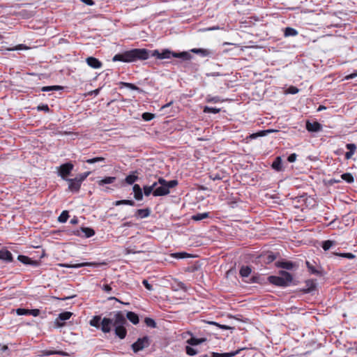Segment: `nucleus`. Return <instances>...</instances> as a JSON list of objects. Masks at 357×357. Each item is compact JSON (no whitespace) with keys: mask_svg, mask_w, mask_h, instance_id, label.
Wrapping results in <instances>:
<instances>
[{"mask_svg":"<svg viewBox=\"0 0 357 357\" xmlns=\"http://www.w3.org/2000/svg\"><path fill=\"white\" fill-rule=\"evenodd\" d=\"M101 317L100 316H94L89 321V324L91 326L99 328L101 324Z\"/></svg>","mask_w":357,"mask_h":357,"instance_id":"34","label":"nucleus"},{"mask_svg":"<svg viewBox=\"0 0 357 357\" xmlns=\"http://www.w3.org/2000/svg\"><path fill=\"white\" fill-rule=\"evenodd\" d=\"M142 284L145 287V288L146 289H148L149 291H152L153 290L152 285L151 284H149V282L146 280H144L142 281Z\"/></svg>","mask_w":357,"mask_h":357,"instance_id":"55","label":"nucleus"},{"mask_svg":"<svg viewBox=\"0 0 357 357\" xmlns=\"http://www.w3.org/2000/svg\"><path fill=\"white\" fill-rule=\"evenodd\" d=\"M293 280L291 273L285 271H279V275H271L268 277L269 283L282 287H286L290 285Z\"/></svg>","mask_w":357,"mask_h":357,"instance_id":"4","label":"nucleus"},{"mask_svg":"<svg viewBox=\"0 0 357 357\" xmlns=\"http://www.w3.org/2000/svg\"><path fill=\"white\" fill-rule=\"evenodd\" d=\"M86 62L91 68L93 69H99L102 66L101 61L93 56H89L86 58Z\"/></svg>","mask_w":357,"mask_h":357,"instance_id":"10","label":"nucleus"},{"mask_svg":"<svg viewBox=\"0 0 357 357\" xmlns=\"http://www.w3.org/2000/svg\"><path fill=\"white\" fill-rule=\"evenodd\" d=\"M271 132H272L271 130H260V131H259L257 132H255V133H252V134L250 135L247 137V139H257V137H259L266 136L268 133H270Z\"/></svg>","mask_w":357,"mask_h":357,"instance_id":"23","label":"nucleus"},{"mask_svg":"<svg viewBox=\"0 0 357 357\" xmlns=\"http://www.w3.org/2000/svg\"><path fill=\"white\" fill-rule=\"evenodd\" d=\"M95 234V231L90 227H82L80 231H77L78 236H83L86 238H89Z\"/></svg>","mask_w":357,"mask_h":357,"instance_id":"16","label":"nucleus"},{"mask_svg":"<svg viewBox=\"0 0 357 357\" xmlns=\"http://www.w3.org/2000/svg\"><path fill=\"white\" fill-rule=\"evenodd\" d=\"M356 77H357V71H355L354 73L345 76L344 78V80H349L351 79H354Z\"/></svg>","mask_w":357,"mask_h":357,"instance_id":"56","label":"nucleus"},{"mask_svg":"<svg viewBox=\"0 0 357 357\" xmlns=\"http://www.w3.org/2000/svg\"><path fill=\"white\" fill-rule=\"evenodd\" d=\"M127 324L126 319L122 312H117L114 314L113 326L114 327V333L120 339H124L127 335V330L125 324Z\"/></svg>","mask_w":357,"mask_h":357,"instance_id":"3","label":"nucleus"},{"mask_svg":"<svg viewBox=\"0 0 357 357\" xmlns=\"http://www.w3.org/2000/svg\"><path fill=\"white\" fill-rule=\"evenodd\" d=\"M150 56L155 57L158 59H169L172 57L179 58L183 61L190 60L192 56L188 52H176L169 49L149 50L147 49L135 48L125 51L114 56L113 61H121L124 63H132L137 61H144Z\"/></svg>","mask_w":357,"mask_h":357,"instance_id":"1","label":"nucleus"},{"mask_svg":"<svg viewBox=\"0 0 357 357\" xmlns=\"http://www.w3.org/2000/svg\"><path fill=\"white\" fill-rule=\"evenodd\" d=\"M16 314L19 316L29 315V309L17 308L16 310Z\"/></svg>","mask_w":357,"mask_h":357,"instance_id":"50","label":"nucleus"},{"mask_svg":"<svg viewBox=\"0 0 357 357\" xmlns=\"http://www.w3.org/2000/svg\"><path fill=\"white\" fill-rule=\"evenodd\" d=\"M252 269L249 266H243L240 268L239 274L242 278H247L251 273Z\"/></svg>","mask_w":357,"mask_h":357,"instance_id":"28","label":"nucleus"},{"mask_svg":"<svg viewBox=\"0 0 357 357\" xmlns=\"http://www.w3.org/2000/svg\"><path fill=\"white\" fill-rule=\"evenodd\" d=\"M158 185V183H153L151 185H144L143 188L144 195L148 197L151 193L153 194V190H155V186Z\"/></svg>","mask_w":357,"mask_h":357,"instance_id":"29","label":"nucleus"},{"mask_svg":"<svg viewBox=\"0 0 357 357\" xmlns=\"http://www.w3.org/2000/svg\"><path fill=\"white\" fill-rule=\"evenodd\" d=\"M83 3H86L89 6H93L94 4V1L93 0H81Z\"/></svg>","mask_w":357,"mask_h":357,"instance_id":"62","label":"nucleus"},{"mask_svg":"<svg viewBox=\"0 0 357 357\" xmlns=\"http://www.w3.org/2000/svg\"><path fill=\"white\" fill-rule=\"evenodd\" d=\"M93 264L90 262H84V263H79V264H62L61 266L66 267V268H79L85 266H91Z\"/></svg>","mask_w":357,"mask_h":357,"instance_id":"22","label":"nucleus"},{"mask_svg":"<svg viewBox=\"0 0 357 357\" xmlns=\"http://www.w3.org/2000/svg\"><path fill=\"white\" fill-rule=\"evenodd\" d=\"M144 323L145 324L148 326V327H150L151 328H155L157 327V324H156V322L155 321V320L152 318H150V317H146L144 319Z\"/></svg>","mask_w":357,"mask_h":357,"instance_id":"42","label":"nucleus"},{"mask_svg":"<svg viewBox=\"0 0 357 357\" xmlns=\"http://www.w3.org/2000/svg\"><path fill=\"white\" fill-rule=\"evenodd\" d=\"M102 289L104 291L107 293H110L112 291V288L109 284H104Z\"/></svg>","mask_w":357,"mask_h":357,"instance_id":"59","label":"nucleus"},{"mask_svg":"<svg viewBox=\"0 0 357 357\" xmlns=\"http://www.w3.org/2000/svg\"><path fill=\"white\" fill-rule=\"evenodd\" d=\"M40 314V310L38 309H31L29 310V315H31L33 317H38Z\"/></svg>","mask_w":357,"mask_h":357,"instance_id":"54","label":"nucleus"},{"mask_svg":"<svg viewBox=\"0 0 357 357\" xmlns=\"http://www.w3.org/2000/svg\"><path fill=\"white\" fill-rule=\"evenodd\" d=\"M114 206H120V205H129V206H135V203L133 200H129V199H122V200H118L114 202Z\"/></svg>","mask_w":357,"mask_h":357,"instance_id":"36","label":"nucleus"},{"mask_svg":"<svg viewBox=\"0 0 357 357\" xmlns=\"http://www.w3.org/2000/svg\"><path fill=\"white\" fill-rule=\"evenodd\" d=\"M137 172H132L130 174L128 175L126 178L125 181L128 185H132L135 182H136L138 180V176L136 175Z\"/></svg>","mask_w":357,"mask_h":357,"instance_id":"25","label":"nucleus"},{"mask_svg":"<svg viewBox=\"0 0 357 357\" xmlns=\"http://www.w3.org/2000/svg\"><path fill=\"white\" fill-rule=\"evenodd\" d=\"M271 167L276 172H282L284 170L282 165V160L280 156H278L275 158L274 161L271 165Z\"/></svg>","mask_w":357,"mask_h":357,"instance_id":"15","label":"nucleus"},{"mask_svg":"<svg viewBox=\"0 0 357 357\" xmlns=\"http://www.w3.org/2000/svg\"><path fill=\"white\" fill-rule=\"evenodd\" d=\"M296 158H297V155L296 153H291L290 154L288 158H287V160L289 162H294L296 161Z\"/></svg>","mask_w":357,"mask_h":357,"instance_id":"58","label":"nucleus"},{"mask_svg":"<svg viewBox=\"0 0 357 357\" xmlns=\"http://www.w3.org/2000/svg\"><path fill=\"white\" fill-rule=\"evenodd\" d=\"M69 218V214L67 211H63L58 218V221L61 223L66 222Z\"/></svg>","mask_w":357,"mask_h":357,"instance_id":"43","label":"nucleus"},{"mask_svg":"<svg viewBox=\"0 0 357 357\" xmlns=\"http://www.w3.org/2000/svg\"><path fill=\"white\" fill-rule=\"evenodd\" d=\"M341 178L348 183H352L354 181V178L351 173H344L341 175Z\"/></svg>","mask_w":357,"mask_h":357,"instance_id":"39","label":"nucleus"},{"mask_svg":"<svg viewBox=\"0 0 357 357\" xmlns=\"http://www.w3.org/2000/svg\"><path fill=\"white\" fill-rule=\"evenodd\" d=\"M354 155V153H353L349 152V151H347V152L345 153V158H346L347 160H349V159H350V158L352 157V155Z\"/></svg>","mask_w":357,"mask_h":357,"instance_id":"63","label":"nucleus"},{"mask_svg":"<svg viewBox=\"0 0 357 357\" xmlns=\"http://www.w3.org/2000/svg\"><path fill=\"white\" fill-rule=\"evenodd\" d=\"M0 259L6 262H12L13 259V255L8 250L2 249L0 250Z\"/></svg>","mask_w":357,"mask_h":357,"instance_id":"11","label":"nucleus"},{"mask_svg":"<svg viewBox=\"0 0 357 357\" xmlns=\"http://www.w3.org/2000/svg\"><path fill=\"white\" fill-rule=\"evenodd\" d=\"M114 319L104 317L100 324V329L104 333H108L111 331L112 326H113Z\"/></svg>","mask_w":357,"mask_h":357,"instance_id":"8","label":"nucleus"},{"mask_svg":"<svg viewBox=\"0 0 357 357\" xmlns=\"http://www.w3.org/2000/svg\"><path fill=\"white\" fill-rule=\"evenodd\" d=\"M277 266L286 270H292L294 266V264L290 261H278L276 264Z\"/></svg>","mask_w":357,"mask_h":357,"instance_id":"21","label":"nucleus"},{"mask_svg":"<svg viewBox=\"0 0 357 357\" xmlns=\"http://www.w3.org/2000/svg\"><path fill=\"white\" fill-rule=\"evenodd\" d=\"M73 313L70 312H63L59 314L58 318L56 320V324L58 326H63L64 325V321L68 320Z\"/></svg>","mask_w":357,"mask_h":357,"instance_id":"9","label":"nucleus"},{"mask_svg":"<svg viewBox=\"0 0 357 357\" xmlns=\"http://www.w3.org/2000/svg\"><path fill=\"white\" fill-rule=\"evenodd\" d=\"M116 177L114 176H107L105 177L104 178L99 180L98 181V185L99 186H104L106 184H110L114 183L116 181Z\"/></svg>","mask_w":357,"mask_h":357,"instance_id":"27","label":"nucleus"},{"mask_svg":"<svg viewBox=\"0 0 357 357\" xmlns=\"http://www.w3.org/2000/svg\"><path fill=\"white\" fill-rule=\"evenodd\" d=\"M298 34V31L291 27H286L284 31V35L285 37L296 36Z\"/></svg>","mask_w":357,"mask_h":357,"instance_id":"33","label":"nucleus"},{"mask_svg":"<svg viewBox=\"0 0 357 357\" xmlns=\"http://www.w3.org/2000/svg\"><path fill=\"white\" fill-rule=\"evenodd\" d=\"M211 179L213 181L221 180L222 177L218 174H213L210 175Z\"/></svg>","mask_w":357,"mask_h":357,"instance_id":"60","label":"nucleus"},{"mask_svg":"<svg viewBox=\"0 0 357 357\" xmlns=\"http://www.w3.org/2000/svg\"><path fill=\"white\" fill-rule=\"evenodd\" d=\"M150 338L148 336L139 337L131 345L134 353H138L150 345Z\"/></svg>","mask_w":357,"mask_h":357,"instance_id":"5","label":"nucleus"},{"mask_svg":"<svg viewBox=\"0 0 357 357\" xmlns=\"http://www.w3.org/2000/svg\"><path fill=\"white\" fill-rule=\"evenodd\" d=\"M206 341V338H205V337L197 338L195 337H191L190 339H188L186 341V342L188 343V344H189L190 346H196V345L200 344Z\"/></svg>","mask_w":357,"mask_h":357,"instance_id":"20","label":"nucleus"},{"mask_svg":"<svg viewBox=\"0 0 357 357\" xmlns=\"http://www.w3.org/2000/svg\"><path fill=\"white\" fill-rule=\"evenodd\" d=\"M209 217V213L205 212L202 213H197L192 216V220L195 221H201L205 218H207Z\"/></svg>","mask_w":357,"mask_h":357,"instance_id":"35","label":"nucleus"},{"mask_svg":"<svg viewBox=\"0 0 357 357\" xmlns=\"http://www.w3.org/2000/svg\"><path fill=\"white\" fill-rule=\"evenodd\" d=\"M100 88L96 89L91 92V95L97 96L99 94Z\"/></svg>","mask_w":357,"mask_h":357,"instance_id":"64","label":"nucleus"},{"mask_svg":"<svg viewBox=\"0 0 357 357\" xmlns=\"http://www.w3.org/2000/svg\"><path fill=\"white\" fill-rule=\"evenodd\" d=\"M154 118V114L149 112H144L142 114V119L146 121H149Z\"/></svg>","mask_w":357,"mask_h":357,"instance_id":"49","label":"nucleus"},{"mask_svg":"<svg viewBox=\"0 0 357 357\" xmlns=\"http://www.w3.org/2000/svg\"><path fill=\"white\" fill-rule=\"evenodd\" d=\"M346 148L349 150V152L353 153L354 154L356 150V146L354 144H347Z\"/></svg>","mask_w":357,"mask_h":357,"instance_id":"52","label":"nucleus"},{"mask_svg":"<svg viewBox=\"0 0 357 357\" xmlns=\"http://www.w3.org/2000/svg\"><path fill=\"white\" fill-rule=\"evenodd\" d=\"M105 158L103 157H95V158H89V159H87L85 160V162L89 164H94L96 162H105Z\"/></svg>","mask_w":357,"mask_h":357,"instance_id":"45","label":"nucleus"},{"mask_svg":"<svg viewBox=\"0 0 357 357\" xmlns=\"http://www.w3.org/2000/svg\"><path fill=\"white\" fill-rule=\"evenodd\" d=\"M73 169V165L70 162H66L60 166L59 169V176L65 181L68 179L67 176L70 175Z\"/></svg>","mask_w":357,"mask_h":357,"instance_id":"6","label":"nucleus"},{"mask_svg":"<svg viewBox=\"0 0 357 357\" xmlns=\"http://www.w3.org/2000/svg\"><path fill=\"white\" fill-rule=\"evenodd\" d=\"M37 110L38 111H43V112H48L50 111V108H49V106L47 104H43V105H39L37 107Z\"/></svg>","mask_w":357,"mask_h":357,"instance_id":"51","label":"nucleus"},{"mask_svg":"<svg viewBox=\"0 0 357 357\" xmlns=\"http://www.w3.org/2000/svg\"><path fill=\"white\" fill-rule=\"evenodd\" d=\"M150 215V210L149 208L137 209L135 212V216L138 218H145Z\"/></svg>","mask_w":357,"mask_h":357,"instance_id":"24","label":"nucleus"},{"mask_svg":"<svg viewBox=\"0 0 357 357\" xmlns=\"http://www.w3.org/2000/svg\"><path fill=\"white\" fill-rule=\"evenodd\" d=\"M53 354H58L63 356H68V354L63 351H56V350H43L41 351V356H48Z\"/></svg>","mask_w":357,"mask_h":357,"instance_id":"19","label":"nucleus"},{"mask_svg":"<svg viewBox=\"0 0 357 357\" xmlns=\"http://www.w3.org/2000/svg\"><path fill=\"white\" fill-rule=\"evenodd\" d=\"M119 84L121 85V86H124V87L131 89V90L137 91H141V89L138 86H135V84H133L132 83L121 82H120Z\"/></svg>","mask_w":357,"mask_h":357,"instance_id":"40","label":"nucleus"},{"mask_svg":"<svg viewBox=\"0 0 357 357\" xmlns=\"http://www.w3.org/2000/svg\"><path fill=\"white\" fill-rule=\"evenodd\" d=\"M275 258H276V257L274 254H273V253L268 254L266 256V261H267V263H271V262L273 261L275 259Z\"/></svg>","mask_w":357,"mask_h":357,"instance_id":"57","label":"nucleus"},{"mask_svg":"<svg viewBox=\"0 0 357 357\" xmlns=\"http://www.w3.org/2000/svg\"><path fill=\"white\" fill-rule=\"evenodd\" d=\"M158 185L155 186V190L153 192V195L155 197L165 196L169 193L170 188H173L178 185L177 180L166 181L165 178L160 177L158 178Z\"/></svg>","mask_w":357,"mask_h":357,"instance_id":"2","label":"nucleus"},{"mask_svg":"<svg viewBox=\"0 0 357 357\" xmlns=\"http://www.w3.org/2000/svg\"><path fill=\"white\" fill-rule=\"evenodd\" d=\"M185 352L188 356H195L198 353L197 350L192 347L190 345L185 347Z\"/></svg>","mask_w":357,"mask_h":357,"instance_id":"46","label":"nucleus"},{"mask_svg":"<svg viewBox=\"0 0 357 357\" xmlns=\"http://www.w3.org/2000/svg\"><path fill=\"white\" fill-rule=\"evenodd\" d=\"M334 245V241L331 240H326L322 242L321 247L324 250H328Z\"/></svg>","mask_w":357,"mask_h":357,"instance_id":"44","label":"nucleus"},{"mask_svg":"<svg viewBox=\"0 0 357 357\" xmlns=\"http://www.w3.org/2000/svg\"><path fill=\"white\" fill-rule=\"evenodd\" d=\"M18 260L24 264H29L33 266H37L38 265V261L36 260H32L27 256L24 255H18Z\"/></svg>","mask_w":357,"mask_h":357,"instance_id":"12","label":"nucleus"},{"mask_svg":"<svg viewBox=\"0 0 357 357\" xmlns=\"http://www.w3.org/2000/svg\"><path fill=\"white\" fill-rule=\"evenodd\" d=\"M68 183V190L72 192H78L82 185V183L75 177V178L66 179Z\"/></svg>","mask_w":357,"mask_h":357,"instance_id":"7","label":"nucleus"},{"mask_svg":"<svg viewBox=\"0 0 357 357\" xmlns=\"http://www.w3.org/2000/svg\"><path fill=\"white\" fill-rule=\"evenodd\" d=\"M63 89V86L54 85V86H43L41 89V91L43 92L52 91H59Z\"/></svg>","mask_w":357,"mask_h":357,"instance_id":"38","label":"nucleus"},{"mask_svg":"<svg viewBox=\"0 0 357 357\" xmlns=\"http://www.w3.org/2000/svg\"><path fill=\"white\" fill-rule=\"evenodd\" d=\"M190 52L199 54L202 57L209 56L213 54L211 50L202 48H193L190 50Z\"/></svg>","mask_w":357,"mask_h":357,"instance_id":"17","label":"nucleus"},{"mask_svg":"<svg viewBox=\"0 0 357 357\" xmlns=\"http://www.w3.org/2000/svg\"><path fill=\"white\" fill-rule=\"evenodd\" d=\"M306 266L308 269V271L310 272L311 274L315 275H321V271L317 269L313 264H312L309 261H306Z\"/></svg>","mask_w":357,"mask_h":357,"instance_id":"31","label":"nucleus"},{"mask_svg":"<svg viewBox=\"0 0 357 357\" xmlns=\"http://www.w3.org/2000/svg\"><path fill=\"white\" fill-rule=\"evenodd\" d=\"M305 287H306V289L305 290V292L309 293V292H312L316 289L317 284L315 283L314 281H313L312 280H309L305 282Z\"/></svg>","mask_w":357,"mask_h":357,"instance_id":"30","label":"nucleus"},{"mask_svg":"<svg viewBox=\"0 0 357 357\" xmlns=\"http://www.w3.org/2000/svg\"><path fill=\"white\" fill-rule=\"evenodd\" d=\"M171 257L174 259H185L191 257V255L185 252H174L171 254Z\"/></svg>","mask_w":357,"mask_h":357,"instance_id":"32","label":"nucleus"},{"mask_svg":"<svg viewBox=\"0 0 357 357\" xmlns=\"http://www.w3.org/2000/svg\"><path fill=\"white\" fill-rule=\"evenodd\" d=\"M335 255H337V256H339V257H344V258H347V259H354L355 258V255L351 252H346V253H337V252H334L333 253Z\"/></svg>","mask_w":357,"mask_h":357,"instance_id":"47","label":"nucleus"},{"mask_svg":"<svg viewBox=\"0 0 357 357\" xmlns=\"http://www.w3.org/2000/svg\"><path fill=\"white\" fill-rule=\"evenodd\" d=\"M242 349H237L234 351L222 353V354L217 353V352H212L211 357H234L236 355L238 354Z\"/></svg>","mask_w":357,"mask_h":357,"instance_id":"13","label":"nucleus"},{"mask_svg":"<svg viewBox=\"0 0 357 357\" xmlns=\"http://www.w3.org/2000/svg\"><path fill=\"white\" fill-rule=\"evenodd\" d=\"M134 197L136 200L140 201L143 199V193L141 187L138 184H135L132 187Z\"/></svg>","mask_w":357,"mask_h":357,"instance_id":"18","label":"nucleus"},{"mask_svg":"<svg viewBox=\"0 0 357 357\" xmlns=\"http://www.w3.org/2000/svg\"><path fill=\"white\" fill-rule=\"evenodd\" d=\"M206 101L208 103H217L222 102L220 97L218 96H213L211 95H207L206 97Z\"/></svg>","mask_w":357,"mask_h":357,"instance_id":"37","label":"nucleus"},{"mask_svg":"<svg viewBox=\"0 0 357 357\" xmlns=\"http://www.w3.org/2000/svg\"><path fill=\"white\" fill-rule=\"evenodd\" d=\"M298 91V89L296 86H291L287 89V93L290 94H296Z\"/></svg>","mask_w":357,"mask_h":357,"instance_id":"53","label":"nucleus"},{"mask_svg":"<svg viewBox=\"0 0 357 357\" xmlns=\"http://www.w3.org/2000/svg\"><path fill=\"white\" fill-rule=\"evenodd\" d=\"M26 47L24 45H18L15 46V47L10 49V50H21L26 49Z\"/></svg>","mask_w":357,"mask_h":357,"instance_id":"61","label":"nucleus"},{"mask_svg":"<svg viewBox=\"0 0 357 357\" xmlns=\"http://www.w3.org/2000/svg\"><path fill=\"white\" fill-rule=\"evenodd\" d=\"M321 125L318 122L311 123L310 121H307L306 123V129L309 132H319L321 130Z\"/></svg>","mask_w":357,"mask_h":357,"instance_id":"14","label":"nucleus"},{"mask_svg":"<svg viewBox=\"0 0 357 357\" xmlns=\"http://www.w3.org/2000/svg\"><path fill=\"white\" fill-rule=\"evenodd\" d=\"M91 174L90 172H84L76 176V178L82 183V182L88 177V176Z\"/></svg>","mask_w":357,"mask_h":357,"instance_id":"48","label":"nucleus"},{"mask_svg":"<svg viewBox=\"0 0 357 357\" xmlns=\"http://www.w3.org/2000/svg\"><path fill=\"white\" fill-rule=\"evenodd\" d=\"M126 318L133 324H137L139 321L138 315L133 312H127Z\"/></svg>","mask_w":357,"mask_h":357,"instance_id":"26","label":"nucleus"},{"mask_svg":"<svg viewBox=\"0 0 357 357\" xmlns=\"http://www.w3.org/2000/svg\"><path fill=\"white\" fill-rule=\"evenodd\" d=\"M203 112L205 114H209V113L218 114L220 112V109L216 108V107L205 106L203 109Z\"/></svg>","mask_w":357,"mask_h":357,"instance_id":"41","label":"nucleus"}]
</instances>
